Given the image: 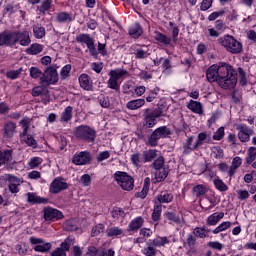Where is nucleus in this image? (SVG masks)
I'll return each mask as SVG.
<instances>
[{
  "label": "nucleus",
  "mask_w": 256,
  "mask_h": 256,
  "mask_svg": "<svg viewBox=\"0 0 256 256\" xmlns=\"http://www.w3.org/2000/svg\"><path fill=\"white\" fill-rule=\"evenodd\" d=\"M210 83H218L222 89H235L237 86V70L228 63L219 62L210 66L206 71Z\"/></svg>",
  "instance_id": "f257e3e1"
},
{
  "label": "nucleus",
  "mask_w": 256,
  "mask_h": 256,
  "mask_svg": "<svg viewBox=\"0 0 256 256\" xmlns=\"http://www.w3.org/2000/svg\"><path fill=\"white\" fill-rule=\"evenodd\" d=\"M218 43L232 55H239V53L243 52V44H241V42L236 40V38L231 35H225L218 38Z\"/></svg>",
  "instance_id": "f03ea898"
},
{
  "label": "nucleus",
  "mask_w": 256,
  "mask_h": 256,
  "mask_svg": "<svg viewBox=\"0 0 256 256\" xmlns=\"http://www.w3.org/2000/svg\"><path fill=\"white\" fill-rule=\"evenodd\" d=\"M163 108L160 106L156 109H150L147 108L144 110V123H143V129H153L154 125H157V119L159 117H163Z\"/></svg>",
  "instance_id": "7ed1b4c3"
},
{
  "label": "nucleus",
  "mask_w": 256,
  "mask_h": 256,
  "mask_svg": "<svg viewBox=\"0 0 256 256\" xmlns=\"http://www.w3.org/2000/svg\"><path fill=\"white\" fill-rule=\"evenodd\" d=\"M75 137L77 139H80L81 141L93 143V141H95V138L97 137V132L87 125H81L76 128Z\"/></svg>",
  "instance_id": "20e7f679"
},
{
  "label": "nucleus",
  "mask_w": 256,
  "mask_h": 256,
  "mask_svg": "<svg viewBox=\"0 0 256 256\" xmlns=\"http://www.w3.org/2000/svg\"><path fill=\"white\" fill-rule=\"evenodd\" d=\"M59 82V74L57 73V66H49L47 67L42 76L40 77L41 85H55V83Z\"/></svg>",
  "instance_id": "39448f33"
},
{
  "label": "nucleus",
  "mask_w": 256,
  "mask_h": 256,
  "mask_svg": "<svg viewBox=\"0 0 256 256\" xmlns=\"http://www.w3.org/2000/svg\"><path fill=\"white\" fill-rule=\"evenodd\" d=\"M114 179L124 191H133V187H135V180L133 177L129 176L127 172L117 171L114 174Z\"/></svg>",
  "instance_id": "423d86ee"
},
{
  "label": "nucleus",
  "mask_w": 256,
  "mask_h": 256,
  "mask_svg": "<svg viewBox=\"0 0 256 256\" xmlns=\"http://www.w3.org/2000/svg\"><path fill=\"white\" fill-rule=\"evenodd\" d=\"M127 73H128L127 70L121 69V68L110 70L109 72L110 78L108 80L109 89H113L114 91H119L120 86L118 81L119 79H121V77H125Z\"/></svg>",
  "instance_id": "0eeeda50"
},
{
  "label": "nucleus",
  "mask_w": 256,
  "mask_h": 256,
  "mask_svg": "<svg viewBox=\"0 0 256 256\" xmlns=\"http://www.w3.org/2000/svg\"><path fill=\"white\" fill-rule=\"evenodd\" d=\"M76 42L85 43L87 45V48L89 49L90 55H92V57H97V48L95 47V41H93L91 35L79 34L78 36H76Z\"/></svg>",
  "instance_id": "6e6552de"
},
{
  "label": "nucleus",
  "mask_w": 256,
  "mask_h": 256,
  "mask_svg": "<svg viewBox=\"0 0 256 256\" xmlns=\"http://www.w3.org/2000/svg\"><path fill=\"white\" fill-rule=\"evenodd\" d=\"M236 129L238 131V139L241 143H249L251 135L255 133V131L246 124H238L236 125Z\"/></svg>",
  "instance_id": "1a4fd4ad"
},
{
  "label": "nucleus",
  "mask_w": 256,
  "mask_h": 256,
  "mask_svg": "<svg viewBox=\"0 0 256 256\" xmlns=\"http://www.w3.org/2000/svg\"><path fill=\"white\" fill-rule=\"evenodd\" d=\"M30 243L31 245H36L34 247V251H37L39 253H47V251H50L52 245L51 243L45 241L41 238H35V237H30Z\"/></svg>",
  "instance_id": "9d476101"
},
{
  "label": "nucleus",
  "mask_w": 256,
  "mask_h": 256,
  "mask_svg": "<svg viewBox=\"0 0 256 256\" xmlns=\"http://www.w3.org/2000/svg\"><path fill=\"white\" fill-rule=\"evenodd\" d=\"M91 161H92L91 153L87 151H82L75 154L72 159V163L74 165H89Z\"/></svg>",
  "instance_id": "9b49d317"
},
{
  "label": "nucleus",
  "mask_w": 256,
  "mask_h": 256,
  "mask_svg": "<svg viewBox=\"0 0 256 256\" xmlns=\"http://www.w3.org/2000/svg\"><path fill=\"white\" fill-rule=\"evenodd\" d=\"M43 213L45 221H59V219H63V212L52 207L44 208Z\"/></svg>",
  "instance_id": "f8f14e48"
},
{
  "label": "nucleus",
  "mask_w": 256,
  "mask_h": 256,
  "mask_svg": "<svg viewBox=\"0 0 256 256\" xmlns=\"http://www.w3.org/2000/svg\"><path fill=\"white\" fill-rule=\"evenodd\" d=\"M65 189H69V185L67 184V182H64L63 178L61 177L55 178L50 184L51 193H61V191H65Z\"/></svg>",
  "instance_id": "ddd939ff"
},
{
  "label": "nucleus",
  "mask_w": 256,
  "mask_h": 256,
  "mask_svg": "<svg viewBox=\"0 0 256 256\" xmlns=\"http://www.w3.org/2000/svg\"><path fill=\"white\" fill-rule=\"evenodd\" d=\"M15 41H17V35L14 32H3L0 34V46L13 47Z\"/></svg>",
  "instance_id": "4468645a"
},
{
  "label": "nucleus",
  "mask_w": 256,
  "mask_h": 256,
  "mask_svg": "<svg viewBox=\"0 0 256 256\" xmlns=\"http://www.w3.org/2000/svg\"><path fill=\"white\" fill-rule=\"evenodd\" d=\"M32 97H46L45 99H43V103H45V105H47V103H49V89H47V87L45 86H36L32 89L31 92Z\"/></svg>",
  "instance_id": "2eb2a0df"
},
{
  "label": "nucleus",
  "mask_w": 256,
  "mask_h": 256,
  "mask_svg": "<svg viewBox=\"0 0 256 256\" xmlns=\"http://www.w3.org/2000/svg\"><path fill=\"white\" fill-rule=\"evenodd\" d=\"M16 35V43H20L23 47H27V45H30L31 43V38L29 37V32L24 31V32H14Z\"/></svg>",
  "instance_id": "dca6fc26"
},
{
  "label": "nucleus",
  "mask_w": 256,
  "mask_h": 256,
  "mask_svg": "<svg viewBox=\"0 0 256 256\" xmlns=\"http://www.w3.org/2000/svg\"><path fill=\"white\" fill-rule=\"evenodd\" d=\"M26 197H27L28 203H30L31 205H37V204L45 205V203L49 201L47 198L37 196V193H33V192H28L26 194Z\"/></svg>",
  "instance_id": "f3484780"
},
{
  "label": "nucleus",
  "mask_w": 256,
  "mask_h": 256,
  "mask_svg": "<svg viewBox=\"0 0 256 256\" xmlns=\"http://www.w3.org/2000/svg\"><path fill=\"white\" fill-rule=\"evenodd\" d=\"M143 223H145V220L143 217L138 216L135 219H133L129 225H128V231H137L143 227Z\"/></svg>",
  "instance_id": "a211bd4d"
},
{
  "label": "nucleus",
  "mask_w": 256,
  "mask_h": 256,
  "mask_svg": "<svg viewBox=\"0 0 256 256\" xmlns=\"http://www.w3.org/2000/svg\"><path fill=\"white\" fill-rule=\"evenodd\" d=\"M79 84L82 89L85 91H91V88L93 85L91 84V80L89 78V75L87 74H82L79 77Z\"/></svg>",
  "instance_id": "6ab92c4d"
},
{
  "label": "nucleus",
  "mask_w": 256,
  "mask_h": 256,
  "mask_svg": "<svg viewBox=\"0 0 256 256\" xmlns=\"http://www.w3.org/2000/svg\"><path fill=\"white\" fill-rule=\"evenodd\" d=\"M156 199L160 203L159 205L162 203H171L173 201V193H170L169 191H162Z\"/></svg>",
  "instance_id": "aec40b11"
},
{
  "label": "nucleus",
  "mask_w": 256,
  "mask_h": 256,
  "mask_svg": "<svg viewBox=\"0 0 256 256\" xmlns=\"http://www.w3.org/2000/svg\"><path fill=\"white\" fill-rule=\"evenodd\" d=\"M58 23H71L75 20V16L72 13L60 12L56 17Z\"/></svg>",
  "instance_id": "412c9836"
},
{
  "label": "nucleus",
  "mask_w": 256,
  "mask_h": 256,
  "mask_svg": "<svg viewBox=\"0 0 256 256\" xmlns=\"http://www.w3.org/2000/svg\"><path fill=\"white\" fill-rule=\"evenodd\" d=\"M20 139L28 145V147H32L33 149H37V140L31 134L26 133L25 135L20 134Z\"/></svg>",
  "instance_id": "4be33fe9"
},
{
  "label": "nucleus",
  "mask_w": 256,
  "mask_h": 256,
  "mask_svg": "<svg viewBox=\"0 0 256 256\" xmlns=\"http://www.w3.org/2000/svg\"><path fill=\"white\" fill-rule=\"evenodd\" d=\"M17 129V124L14 122H8L4 125V137L11 138L15 135V130Z\"/></svg>",
  "instance_id": "5701e85b"
},
{
  "label": "nucleus",
  "mask_w": 256,
  "mask_h": 256,
  "mask_svg": "<svg viewBox=\"0 0 256 256\" xmlns=\"http://www.w3.org/2000/svg\"><path fill=\"white\" fill-rule=\"evenodd\" d=\"M145 105V99L131 100L126 104L127 109L130 111H136V109H141Z\"/></svg>",
  "instance_id": "b1692460"
},
{
  "label": "nucleus",
  "mask_w": 256,
  "mask_h": 256,
  "mask_svg": "<svg viewBox=\"0 0 256 256\" xmlns=\"http://www.w3.org/2000/svg\"><path fill=\"white\" fill-rule=\"evenodd\" d=\"M71 119H73V107L67 106L61 114L60 121L61 123H69Z\"/></svg>",
  "instance_id": "393cba45"
},
{
  "label": "nucleus",
  "mask_w": 256,
  "mask_h": 256,
  "mask_svg": "<svg viewBox=\"0 0 256 256\" xmlns=\"http://www.w3.org/2000/svg\"><path fill=\"white\" fill-rule=\"evenodd\" d=\"M13 160V154L11 150L0 151V167L1 165H7Z\"/></svg>",
  "instance_id": "a878e982"
},
{
  "label": "nucleus",
  "mask_w": 256,
  "mask_h": 256,
  "mask_svg": "<svg viewBox=\"0 0 256 256\" xmlns=\"http://www.w3.org/2000/svg\"><path fill=\"white\" fill-rule=\"evenodd\" d=\"M223 217H225V213H223V212L214 213L207 218V225L215 226V225H217L218 221H221V219H223Z\"/></svg>",
  "instance_id": "bb28decb"
},
{
  "label": "nucleus",
  "mask_w": 256,
  "mask_h": 256,
  "mask_svg": "<svg viewBox=\"0 0 256 256\" xmlns=\"http://www.w3.org/2000/svg\"><path fill=\"white\" fill-rule=\"evenodd\" d=\"M129 35L134 39H139L143 35V28L139 23H136L129 29Z\"/></svg>",
  "instance_id": "cd10ccee"
},
{
  "label": "nucleus",
  "mask_w": 256,
  "mask_h": 256,
  "mask_svg": "<svg viewBox=\"0 0 256 256\" xmlns=\"http://www.w3.org/2000/svg\"><path fill=\"white\" fill-rule=\"evenodd\" d=\"M167 175H169V168L164 167L160 170L155 171V179L157 183H161V181H165L167 179Z\"/></svg>",
  "instance_id": "c85d7f7f"
},
{
  "label": "nucleus",
  "mask_w": 256,
  "mask_h": 256,
  "mask_svg": "<svg viewBox=\"0 0 256 256\" xmlns=\"http://www.w3.org/2000/svg\"><path fill=\"white\" fill-rule=\"evenodd\" d=\"M78 223L77 219L67 220L63 225L64 231H77L79 229Z\"/></svg>",
  "instance_id": "c756f323"
},
{
  "label": "nucleus",
  "mask_w": 256,
  "mask_h": 256,
  "mask_svg": "<svg viewBox=\"0 0 256 256\" xmlns=\"http://www.w3.org/2000/svg\"><path fill=\"white\" fill-rule=\"evenodd\" d=\"M188 109L193 113H197L201 115L203 113V107L201 106V102H197L195 100H191L188 104Z\"/></svg>",
  "instance_id": "7c9ffc66"
},
{
  "label": "nucleus",
  "mask_w": 256,
  "mask_h": 256,
  "mask_svg": "<svg viewBox=\"0 0 256 256\" xmlns=\"http://www.w3.org/2000/svg\"><path fill=\"white\" fill-rule=\"evenodd\" d=\"M193 136H190L186 142L183 145L184 153H190V151H195L199 149V146H195V143L193 144Z\"/></svg>",
  "instance_id": "2f4dec72"
},
{
  "label": "nucleus",
  "mask_w": 256,
  "mask_h": 256,
  "mask_svg": "<svg viewBox=\"0 0 256 256\" xmlns=\"http://www.w3.org/2000/svg\"><path fill=\"white\" fill-rule=\"evenodd\" d=\"M75 238L68 236L60 245V248L64 253H67L71 249V245H74Z\"/></svg>",
  "instance_id": "473e14b6"
},
{
  "label": "nucleus",
  "mask_w": 256,
  "mask_h": 256,
  "mask_svg": "<svg viewBox=\"0 0 256 256\" xmlns=\"http://www.w3.org/2000/svg\"><path fill=\"white\" fill-rule=\"evenodd\" d=\"M159 139L161 138H159V135L154 130L152 134L148 137L146 145H148V147H157L159 145Z\"/></svg>",
  "instance_id": "72a5a7b5"
},
{
  "label": "nucleus",
  "mask_w": 256,
  "mask_h": 256,
  "mask_svg": "<svg viewBox=\"0 0 256 256\" xmlns=\"http://www.w3.org/2000/svg\"><path fill=\"white\" fill-rule=\"evenodd\" d=\"M164 217L167 221H170V225H173V223H181V218L174 212L167 211L164 213Z\"/></svg>",
  "instance_id": "f704fd0d"
},
{
  "label": "nucleus",
  "mask_w": 256,
  "mask_h": 256,
  "mask_svg": "<svg viewBox=\"0 0 256 256\" xmlns=\"http://www.w3.org/2000/svg\"><path fill=\"white\" fill-rule=\"evenodd\" d=\"M43 52V45L41 44H32L29 48L26 49L28 55H39Z\"/></svg>",
  "instance_id": "c9c22d12"
},
{
  "label": "nucleus",
  "mask_w": 256,
  "mask_h": 256,
  "mask_svg": "<svg viewBox=\"0 0 256 256\" xmlns=\"http://www.w3.org/2000/svg\"><path fill=\"white\" fill-rule=\"evenodd\" d=\"M143 157L146 163H151L157 157L156 149H149L143 152Z\"/></svg>",
  "instance_id": "e433bc0d"
},
{
  "label": "nucleus",
  "mask_w": 256,
  "mask_h": 256,
  "mask_svg": "<svg viewBox=\"0 0 256 256\" xmlns=\"http://www.w3.org/2000/svg\"><path fill=\"white\" fill-rule=\"evenodd\" d=\"M154 39H156V41H158L159 43H162L163 45L171 44V38H169L167 35L161 32H155Z\"/></svg>",
  "instance_id": "4c0bfd02"
},
{
  "label": "nucleus",
  "mask_w": 256,
  "mask_h": 256,
  "mask_svg": "<svg viewBox=\"0 0 256 256\" xmlns=\"http://www.w3.org/2000/svg\"><path fill=\"white\" fill-rule=\"evenodd\" d=\"M33 33L36 39H43L45 36V27L41 26V24H36L33 26Z\"/></svg>",
  "instance_id": "58836bf2"
},
{
  "label": "nucleus",
  "mask_w": 256,
  "mask_h": 256,
  "mask_svg": "<svg viewBox=\"0 0 256 256\" xmlns=\"http://www.w3.org/2000/svg\"><path fill=\"white\" fill-rule=\"evenodd\" d=\"M152 169L155 171H159L165 168V158L163 156H159L152 164Z\"/></svg>",
  "instance_id": "ea45409f"
},
{
  "label": "nucleus",
  "mask_w": 256,
  "mask_h": 256,
  "mask_svg": "<svg viewBox=\"0 0 256 256\" xmlns=\"http://www.w3.org/2000/svg\"><path fill=\"white\" fill-rule=\"evenodd\" d=\"M155 131L160 139H165L166 137H169V135H171V129H169L167 126H161Z\"/></svg>",
  "instance_id": "a19ab883"
},
{
  "label": "nucleus",
  "mask_w": 256,
  "mask_h": 256,
  "mask_svg": "<svg viewBox=\"0 0 256 256\" xmlns=\"http://www.w3.org/2000/svg\"><path fill=\"white\" fill-rule=\"evenodd\" d=\"M135 59H147L149 57V49L145 48H138L134 52Z\"/></svg>",
  "instance_id": "79ce46f5"
},
{
  "label": "nucleus",
  "mask_w": 256,
  "mask_h": 256,
  "mask_svg": "<svg viewBox=\"0 0 256 256\" xmlns=\"http://www.w3.org/2000/svg\"><path fill=\"white\" fill-rule=\"evenodd\" d=\"M192 191H193V195H195V197H201V196L205 195V193H207V187L203 184H198L193 187Z\"/></svg>",
  "instance_id": "37998d69"
},
{
  "label": "nucleus",
  "mask_w": 256,
  "mask_h": 256,
  "mask_svg": "<svg viewBox=\"0 0 256 256\" xmlns=\"http://www.w3.org/2000/svg\"><path fill=\"white\" fill-rule=\"evenodd\" d=\"M162 211H163V205L155 204L154 210H153V213H152V220L153 221H159L161 219Z\"/></svg>",
  "instance_id": "c03bdc74"
},
{
  "label": "nucleus",
  "mask_w": 256,
  "mask_h": 256,
  "mask_svg": "<svg viewBox=\"0 0 256 256\" xmlns=\"http://www.w3.org/2000/svg\"><path fill=\"white\" fill-rule=\"evenodd\" d=\"M21 73H23V68H19L17 70H9L6 72V77L13 81L15 79H19V77H21Z\"/></svg>",
  "instance_id": "a18cd8bd"
},
{
  "label": "nucleus",
  "mask_w": 256,
  "mask_h": 256,
  "mask_svg": "<svg viewBox=\"0 0 256 256\" xmlns=\"http://www.w3.org/2000/svg\"><path fill=\"white\" fill-rule=\"evenodd\" d=\"M214 186L218 191L221 192L229 190V187L227 186V184H225V182H223V180H221V178L214 179Z\"/></svg>",
  "instance_id": "49530a36"
},
{
  "label": "nucleus",
  "mask_w": 256,
  "mask_h": 256,
  "mask_svg": "<svg viewBox=\"0 0 256 256\" xmlns=\"http://www.w3.org/2000/svg\"><path fill=\"white\" fill-rule=\"evenodd\" d=\"M107 237H119L123 235V230L119 227H111L106 230Z\"/></svg>",
  "instance_id": "de8ad7c7"
},
{
  "label": "nucleus",
  "mask_w": 256,
  "mask_h": 256,
  "mask_svg": "<svg viewBox=\"0 0 256 256\" xmlns=\"http://www.w3.org/2000/svg\"><path fill=\"white\" fill-rule=\"evenodd\" d=\"M256 159V147H250L248 149V156L245 158L246 165H251Z\"/></svg>",
  "instance_id": "09e8293b"
},
{
  "label": "nucleus",
  "mask_w": 256,
  "mask_h": 256,
  "mask_svg": "<svg viewBox=\"0 0 256 256\" xmlns=\"http://www.w3.org/2000/svg\"><path fill=\"white\" fill-rule=\"evenodd\" d=\"M20 125L23 128V132L20 135H27L29 132V127H31V119L30 118H23L20 121Z\"/></svg>",
  "instance_id": "8fccbe9b"
},
{
  "label": "nucleus",
  "mask_w": 256,
  "mask_h": 256,
  "mask_svg": "<svg viewBox=\"0 0 256 256\" xmlns=\"http://www.w3.org/2000/svg\"><path fill=\"white\" fill-rule=\"evenodd\" d=\"M29 71H30V77L32 79H41V77H43V71H41V69L37 67H31Z\"/></svg>",
  "instance_id": "3c124183"
},
{
  "label": "nucleus",
  "mask_w": 256,
  "mask_h": 256,
  "mask_svg": "<svg viewBox=\"0 0 256 256\" xmlns=\"http://www.w3.org/2000/svg\"><path fill=\"white\" fill-rule=\"evenodd\" d=\"M229 227H231V222H229V221L223 222L217 228H215L213 230V233H214V235H217L223 231H227V229H229Z\"/></svg>",
  "instance_id": "603ef678"
},
{
  "label": "nucleus",
  "mask_w": 256,
  "mask_h": 256,
  "mask_svg": "<svg viewBox=\"0 0 256 256\" xmlns=\"http://www.w3.org/2000/svg\"><path fill=\"white\" fill-rule=\"evenodd\" d=\"M41 163H43V158L33 157L32 159H30L29 167L31 169H37V167H39V165H41Z\"/></svg>",
  "instance_id": "864d4df0"
},
{
  "label": "nucleus",
  "mask_w": 256,
  "mask_h": 256,
  "mask_svg": "<svg viewBox=\"0 0 256 256\" xmlns=\"http://www.w3.org/2000/svg\"><path fill=\"white\" fill-rule=\"evenodd\" d=\"M166 243H169L167 237H158L152 241V245H154V247H163Z\"/></svg>",
  "instance_id": "5fc2aeb1"
},
{
  "label": "nucleus",
  "mask_w": 256,
  "mask_h": 256,
  "mask_svg": "<svg viewBox=\"0 0 256 256\" xmlns=\"http://www.w3.org/2000/svg\"><path fill=\"white\" fill-rule=\"evenodd\" d=\"M6 179L9 182V185H21V179L12 174H7Z\"/></svg>",
  "instance_id": "6e6d98bb"
},
{
  "label": "nucleus",
  "mask_w": 256,
  "mask_h": 256,
  "mask_svg": "<svg viewBox=\"0 0 256 256\" xmlns=\"http://www.w3.org/2000/svg\"><path fill=\"white\" fill-rule=\"evenodd\" d=\"M193 233L196 237H200V239H205V237H207V228H195Z\"/></svg>",
  "instance_id": "4d7b16f0"
},
{
  "label": "nucleus",
  "mask_w": 256,
  "mask_h": 256,
  "mask_svg": "<svg viewBox=\"0 0 256 256\" xmlns=\"http://www.w3.org/2000/svg\"><path fill=\"white\" fill-rule=\"evenodd\" d=\"M105 231V225L97 224L95 227L92 228V237H97V235H101Z\"/></svg>",
  "instance_id": "13d9d810"
},
{
  "label": "nucleus",
  "mask_w": 256,
  "mask_h": 256,
  "mask_svg": "<svg viewBox=\"0 0 256 256\" xmlns=\"http://www.w3.org/2000/svg\"><path fill=\"white\" fill-rule=\"evenodd\" d=\"M111 215L113 219H119V217H125V211L119 207L113 208Z\"/></svg>",
  "instance_id": "bf43d9fd"
},
{
  "label": "nucleus",
  "mask_w": 256,
  "mask_h": 256,
  "mask_svg": "<svg viewBox=\"0 0 256 256\" xmlns=\"http://www.w3.org/2000/svg\"><path fill=\"white\" fill-rule=\"evenodd\" d=\"M225 137V128L220 127L213 135L214 141H221Z\"/></svg>",
  "instance_id": "052dcab7"
},
{
  "label": "nucleus",
  "mask_w": 256,
  "mask_h": 256,
  "mask_svg": "<svg viewBox=\"0 0 256 256\" xmlns=\"http://www.w3.org/2000/svg\"><path fill=\"white\" fill-rule=\"evenodd\" d=\"M71 73V64L65 65L60 72L61 79H66L69 77V74Z\"/></svg>",
  "instance_id": "680f3d73"
},
{
  "label": "nucleus",
  "mask_w": 256,
  "mask_h": 256,
  "mask_svg": "<svg viewBox=\"0 0 256 256\" xmlns=\"http://www.w3.org/2000/svg\"><path fill=\"white\" fill-rule=\"evenodd\" d=\"M238 73L240 76V85L242 87H245V85H247V76L245 74V70H243V68L239 67L238 68Z\"/></svg>",
  "instance_id": "e2e57ef3"
},
{
  "label": "nucleus",
  "mask_w": 256,
  "mask_h": 256,
  "mask_svg": "<svg viewBox=\"0 0 256 256\" xmlns=\"http://www.w3.org/2000/svg\"><path fill=\"white\" fill-rule=\"evenodd\" d=\"M111 157V153L109 151H103L100 152L97 156V162L101 163L102 161H105L106 159H109Z\"/></svg>",
  "instance_id": "0e129e2a"
},
{
  "label": "nucleus",
  "mask_w": 256,
  "mask_h": 256,
  "mask_svg": "<svg viewBox=\"0 0 256 256\" xmlns=\"http://www.w3.org/2000/svg\"><path fill=\"white\" fill-rule=\"evenodd\" d=\"M206 139L207 134H205V132L199 133L195 141V147H201V145H203V141H205Z\"/></svg>",
  "instance_id": "69168bd1"
},
{
  "label": "nucleus",
  "mask_w": 256,
  "mask_h": 256,
  "mask_svg": "<svg viewBox=\"0 0 256 256\" xmlns=\"http://www.w3.org/2000/svg\"><path fill=\"white\" fill-rule=\"evenodd\" d=\"M80 183H82L84 187H89V185H91V176L89 174L82 175L80 177Z\"/></svg>",
  "instance_id": "338daca9"
},
{
  "label": "nucleus",
  "mask_w": 256,
  "mask_h": 256,
  "mask_svg": "<svg viewBox=\"0 0 256 256\" xmlns=\"http://www.w3.org/2000/svg\"><path fill=\"white\" fill-rule=\"evenodd\" d=\"M143 255L146 256H155L157 255V250L154 249L152 246H148L142 250Z\"/></svg>",
  "instance_id": "774afa93"
}]
</instances>
